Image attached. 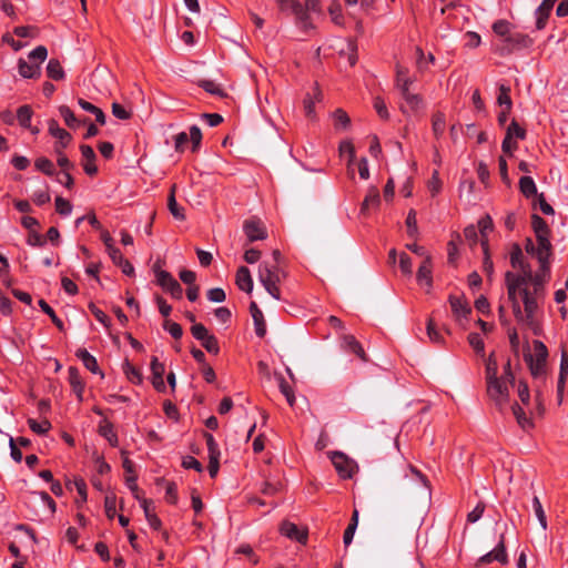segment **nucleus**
Masks as SVG:
<instances>
[{"mask_svg": "<svg viewBox=\"0 0 568 568\" xmlns=\"http://www.w3.org/2000/svg\"><path fill=\"white\" fill-rule=\"evenodd\" d=\"M329 456L341 477L351 478L358 470L357 464L353 459L348 458L344 453L332 452Z\"/></svg>", "mask_w": 568, "mask_h": 568, "instance_id": "7", "label": "nucleus"}, {"mask_svg": "<svg viewBox=\"0 0 568 568\" xmlns=\"http://www.w3.org/2000/svg\"><path fill=\"white\" fill-rule=\"evenodd\" d=\"M514 274L511 272L506 273V285L508 291V298L511 302L513 313L515 317H520V304L517 297L519 293L521 295V290L518 284L514 282Z\"/></svg>", "mask_w": 568, "mask_h": 568, "instance_id": "15", "label": "nucleus"}, {"mask_svg": "<svg viewBox=\"0 0 568 568\" xmlns=\"http://www.w3.org/2000/svg\"><path fill=\"white\" fill-rule=\"evenodd\" d=\"M310 11L305 10L302 6L300 10L294 13L295 22L298 28H301L304 32H307L314 29V24L311 21V17L308 14Z\"/></svg>", "mask_w": 568, "mask_h": 568, "instance_id": "31", "label": "nucleus"}, {"mask_svg": "<svg viewBox=\"0 0 568 568\" xmlns=\"http://www.w3.org/2000/svg\"><path fill=\"white\" fill-rule=\"evenodd\" d=\"M449 304L452 306L453 314H454L456 321H458V322L466 320L467 316L471 312V308L468 305V303L465 300H463L462 297H456L454 295H450Z\"/></svg>", "mask_w": 568, "mask_h": 568, "instance_id": "17", "label": "nucleus"}, {"mask_svg": "<svg viewBox=\"0 0 568 568\" xmlns=\"http://www.w3.org/2000/svg\"><path fill=\"white\" fill-rule=\"evenodd\" d=\"M497 103L505 109L511 110L513 101L510 98V88L508 85H505V84L499 85Z\"/></svg>", "mask_w": 568, "mask_h": 568, "instance_id": "42", "label": "nucleus"}, {"mask_svg": "<svg viewBox=\"0 0 568 568\" xmlns=\"http://www.w3.org/2000/svg\"><path fill=\"white\" fill-rule=\"evenodd\" d=\"M405 478L413 483L420 484V486L425 489L428 488V479L413 466H409L408 471L405 474Z\"/></svg>", "mask_w": 568, "mask_h": 568, "instance_id": "45", "label": "nucleus"}, {"mask_svg": "<svg viewBox=\"0 0 568 568\" xmlns=\"http://www.w3.org/2000/svg\"><path fill=\"white\" fill-rule=\"evenodd\" d=\"M491 28L496 36L503 38V42L505 43L506 37L511 34L513 24L508 20L499 19L493 23Z\"/></svg>", "mask_w": 568, "mask_h": 568, "instance_id": "34", "label": "nucleus"}, {"mask_svg": "<svg viewBox=\"0 0 568 568\" xmlns=\"http://www.w3.org/2000/svg\"><path fill=\"white\" fill-rule=\"evenodd\" d=\"M243 231L250 242L262 241L267 237L264 223L258 219H248L243 223Z\"/></svg>", "mask_w": 568, "mask_h": 568, "instance_id": "11", "label": "nucleus"}, {"mask_svg": "<svg viewBox=\"0 0 568 568\" xmlns=\"http://www.w3.org/2000/svg\"><path fill=\"white\" fill-rule=\"evenodd\" d=\"M417 281L420 284H425L428 287L432 286V264H430V257L426 256L422 265L419 266L417 271Z\"/></svg>", "mask_w": 568, "mask_h": 568, "instance_id": "27", "label": "nucleus"}, {"mask_svg": "<svg viewBox=\"0 0 568 568\" xmlns=\"http://www.w3.org/2000/svg\"><path fill=\"white\" fill-rule=\"evenodd\" d=\"M400 95L412 112H417L420 109L423 99L419 94L412 93L409 89H404V91L400 92Z\"/></svg>", "mask_w": 568, "mask_h": 568, "instance_id": "35", "label": "nucleus"}, {"mask_svg": "<svg viewBox=\"0 0 568 568\" xmlns=\"http://www.w3.org/2000/svg\"><path fill=\"white\" fill-rule=\"evenodd\" d=\"M374 109L376 110L381 119L388 120L389 113L383 98L376 97L374 99Z\"/></svg>", "mask_w": 568, "mask_h": 568, "instance_id": "60", "label": "nucleus"}, {"mask_svg": "<svg viewBox=\"0 0 568 568\" xmlns=\"http://www.w3.org/2000/svg\"><path fill=\"white\" fill-rule=\"evenodd\" d=\"M493 560H497L500 564H506L508 561V557H507L506 548H505L504 535L500 536V540H499L498 545L496 546V548L493 549L491 551L485 554L484 556H481L477 560L476 566L479 567L483 565H487V564H490Z\"/></svg>", "mask_w": 568, "mask_h": 568, "instance_id": "14", "label": "nucleus"}, {"mask_svg": "<svg viewBox=\"0 0 568 568\" xmlns=\"http://www.w3.org/2000/svg\"><path fill=\"white\" fill-rule=\"evenodd\" d=\"M531 227L535 232L538 246H535L531 240H527V253L537 257L541 270L546 274L549 271L548 257L551 253V244L549 241V227L540 215H531Z\"/></svg>", "mask_w": 568, "mask_h": 568, "instance_id": "1", "label": "nucleus"}, {"mask_svg": "<svg viewBox=\"0 0 568 568\" xmlns=\"http://www.w3.org/2000/svg\"><path fill=\"white\" fill-rule=\"evenodd\" d=\"M48 126L49 133L58 140L54 145V152L58 155V165L63 170H72L74 165L63 152L72 141V135L67 130L60 128L58 121L54 119L49 120Z\"/></svg>", "mask_w": 568, "mask_h": 568, "instance_id": "3", "label": "nucleus"}, {"mask_svg": "<svg viewBox=\"0 0 568 568\" xmlns=\"http://www.w3.org/2000/svg\"><path fill=\"white\" fill-rule=\"evenodd\" d=\"M328 13L332 21L337 26H343L344 18L342 14V6L337 0H333L328 7Z\"/></svg>", "mask_w": 568, "mask_h": 568, "instance_id": "47", "label": "nucleus"}, {"mask_svg": "<svg viewBox=\"0 0 568 568\" xmlns=\"http://www.w3.org/2000/svg\"><path fill=\"white\" fill-rule=\"evenodd\" d=\"M112 114L120 120H128L132 115L130 111H128L122 104L116 102L112 103Z\"/></svg>", "mask_w": 568, "mask_h": 568, "instance_id": "64", "label": "nucleus"}, {"mask_svg": "<svg viewBox=\"0 0 568 568\" xmlns=\"http://www.w3.org/2000/svg\"><path fill=\"white\" fill-rule=\"evenodd\" d=\"M547 357L548 349L546 345L538 339L534 341V353L529 351L525 352V362L528 364L530 373L535 378L545 376Z\"/></svg>", "mask_w": 568, "mask_h": 568, "instance_id": "5", "label": "nucleus"}, {"mask_svg": "<svg viewBox=\"0 0 568 568\" xmlns=\"http://www.w3.org/2000/svg\"><path fill=\"white\" fill-rule=\"evenodd\" d=\"M29 427L39 435H44L50 428L51 424L49 420L44 419L41 423H38L36 419L30 418L28 420Z\"/></svg>", "mask_w": 568, "mask_h": 568, "instance_id": "55", "label": "nucleus"}, {"mask_svg": "<svg viewBox=\"0 0 568 568\" xmlns=\"http://www.w3.org/2000/svg\"><path fill=\"white\" fill-rule=\"evenodd\" d=\"M282 276H285V274L277 265H271L270 263L264 262L258 266V281L266 292L276 300L281 298L277 285L281 282Z\"/></svg>", "mask_w": 568, "mask_h": 568, "instance_id": "4", "label": "nucleus"}, {"mask_svg": "<svg viewBox=\"0 0 568 568\" xmlns=\"http://www.w3.org/2000/svg\"><path fill=\"white\" fill-rule=\"evenodd\" d=\"M414 79L408 75V70L399 64L396 65V87L399 91H404V89H409L413 84Z\"/></svg>", "mask_w": 568, "mask_h": 568, "instance_id": "29", "label": "nucleus"}, {"mask_svg": "<svg viewBox=\"0 0 568 568\" xmlns=\"http://www.w3.org/2000/svg\"><path fill=\"white\" fill-rule=\"evenodd\" d=\"M511 412L523 429L529 428L532 424L529 417L525 414L524 409L517 404L511 405Z\"/></svg>", "mask_w": 568, "mask_h": 568, "instance_id": "40", "label": "nucleus"}, {"mask_svg": "<svg viewBox=\"0 0 568 568\" xmlns=\"http://www.w3.org/2000/svg\"><path fill=\"white\" fill-rule=\"evenodd\" d=\"M333 118L336 129H347L351 124V119L343 109H336L333 113Z\"/></svg>", "mask_w": 568, "mask_h": 568, "instance_id": "46", "label": "nucleus"}, {"mask_svg": "<svg viewBox=\"0 0 568 568\" xmlns=\"http://www.w3.org/2000/svg\"><path fill=\"white\" fill-rule=\"evenodd\" d=\"M75 355L90 372L94 374L100 373L95 357L92 356L85 348H79L75 352Z\"/></svg>", "mask_w": 568, "mask_h": 568, "instance_id": "26", "label": "nucleus"}, {"mask_svg": "<svg viewBox=\"0 0 568 568\" xmlns=\"http://www.w3.org/2000/svg\"><path fill=\"white\" fill-rule=\"evenodd\" d=\"M199 85L207 93L210 94H213V95H216V97H225L226 94L224 93L223 89L220 88L219 84H216L214 81L212 80H201L199 82Z\"/></svg>", "mask_w": 568, "mask_h": 568, "instance_id": "48", "label": "nucleus"}, {"mask_svg": "<svg viewBox=\"0 0 568 568\" xmlns=\"http://www.w3.org/2000/svg\"><path fill=\"white\" fill-rule=\"evenodd\" d=\"M59 113L69 128L75 129L81 124V121L77 119L73 111L68 105H61L59 108ZM87 121L88 119H84L82 123H87Z\"/></svg>", "mask_w": 568, "mask_h": 568, "instance_id": "33", "label": "nucleus"}, {"mask_svg": "<svg viewBox=\"0 0 568 568\" xmlns=\"http://www.w3.org/2000/svg\"><path fill=\"white\" fill-rule=\"evenodd\" d=\"M323 100V93L317 83H314L312 90L307 92L303 99V108L306 118L311 120L316 119L315 104L321 103Z\"/></svg>", "mask_w": 568, "mask_h": 568, "instance_id": "12", "label": "nucleus"}, {"mask_svg": "<svg viewBox=\"0 0 568 568\" xmlns=\"http://www.w3.org/2000/svg\"><path fill=\"white\" fill-rule=\"evenodd\" d=\"M532 509L534 513L544 530L547 529V518L542 505L537 496L532 497Z\"/></svg>", "mask_w": 568, "mask_h": 568, "instance_id": "49", "label": "nucleus"}, {"mask_svg": "<svg viewBox=\"0 0 568 568\" xmlns=\"http://www.w3.org/2000/svg\"><path fill=\"white\" fill-rule=\"evenodd\" d=\"M281 532L290 539L297 540L302 544H305L307 540V531L301 530L295 524L290 521H284L281 525Z\"/></svg>", "mask_w": 568, "mask_h": 568, "instance_id": "18", "label": "nucleus"}, {"mask_svg": "<svg viewBox=\"0 0 568 568\" xmlns=\"http://www.w3.org/2000/svg\"><path fill=\"white\" fill-rule=\"evenodd\" d=\"M47 75L54 81H60L64 79L65 73L58 59L49 60L47 64Z\"/></svg>", "mask_w": 568, "mask_h": 568, "instance_id": "32", "label": "nucleus"}, {"mask_svg": "<svg viewBox=\"0 0 568 568\" xmlns=\"http://www.w3.org/2000/svg\"><path fill=\"white\" fill-rule=\"evenodd\" d=\"M551 10L542 3L536 10V28L542 30L548 21Z\"/></svg>", "mask_w": 568, "mask_h": 568, "instance_id": "43", "label": "nucleus"}, {"mask_svg": "<svg viewBox=\"0 0 568 568\" xmlns=\"http://www.w3.org/2000/svg\"><path fill=\"white\" fill-rule=\"evenodd\" d=\"M532 44V40L524 33L520 32H511L509 37H506V41L500 49V52L504 53H510L516 49H524L528 48Z\"/></svg>", "mask_w": 568, "mask_h": 568, "instance_id": "13", "label": "nucleus"}, {"mask_svg": "<svg viewBox=\"0 0 568 568\" xmlns=\"http://www.w3.org/2000/svg\"><path fill=\"white\" fill-rule=\"evenodd\" d=\"M48 57V50L44 45H38L28 55L29 60L38 61L40 65Z\"/></svg>", "mask_w": 568, "mask_h": 568, "instance_id": "58", "label": "nucleus"}, {"mask_svg": "<svg viewBox=\"0 0 568 568\" xmlns=\"http://www.w3.org/2000/svg\"><path fill=\"white\" fill-rule=\"evenodd\" d=\"M19 74L26 79H38L41 75V68L38 63L28 62L20 58L18 61Z\"/></svg>", "mask_w": 568, "mask_h": 568, "instance_id": "20", "label": "nucleus"}, {"mask_svg": "<svg viewBox=\"0 0 568 568\" xmlns=\"http://www.w3.org/2000/svg\"><path fill=\"white\" fill-rule=\"evenodd\" d=\"M524 308L520 307V317H515L518 323L526 325L535 335L541 334V326L538 322L539 301L542 296L535 295L530 287L521 290Z\"/></svg>", "mask_w": 568, "mask_h": 568, "instance_id": "2", "label": "nucleus"}, {"mask_svg": "<svg viewBox=\"0 0 568 568\" xmlns=\"http://www.w3.org/2000/svg\"><path fill=\"white\" fill-rule=\"evenodd\" d=\"M250 313L252 315L255 333L258 337H264L266 334V323L264 320V315L257 304L255 302H251L250 304Z\"/></svg>", "mask_w": 568, "mask_h": 568, "instance_id": "19", "label": "nucleus"}, {"mask_svg": "<svg viewBox=\"0 0 568 568\" xmlns=\"http://www.w3.org/2000/svg\"><path fill=\"white\" fill-rule=\"evenodd\" d=\"M508 383L503 378L487 382V395L495 403L499 412H504L509 402Z\"/></svg>", "mask_w": 568, "mask_h": 568, "instance_id": "6", "label": "nucleus"}, {"mask_svg": "<svg viewBox=\"0 0 568 568\" xmlns=\"http://www.w3.org/2000/svg\"><path fill=\"white\" fill-rule=\"evenodd\" d=\"M78 104L81 106V109H83L84 111L87 112H90V114H94L95 116V121L103 125L105 124V114L104 112L102 111V109L95 106L94 104H92L91 102L80 98L78 100Z\"/></svg>", "mask_w": 568, "mask_h": 568, "instance_id": "30", "label": "nucleus"}, {"mask_svg": "<svg viewBox=\"0 0 568 568\" xmlns=\"http://www.w3.org/2000/svg\"><path fill=\"white\" fill-rule=\"evenodd\" d=\"M34 166L38 171H41L47 175H53L55 172L53 162L44 156L38 158L34 162Z\"/></svg>", "mask_w": 568, "mask_h": 568, "instance_id": "52", "label": "nucleus"}, {"mask_svg": "<svg viewBox=\"0 0 568 568\" xmlns=\"http://www.w3.org/2000/svg\"><path fill=\"white\" fill-rule=\"evenodd\" d=\"M80 151L84 172L90 176L95 175L98 173V166L95 165L97 155L94 150L88 144H81Z\"/></svg>", "mask_w": 568, "mask_h": 568, "instance_id": "16", "label": "nucleus"}, {"mask_svg": "<svg viewBox=\"0 0 568 568\" xmlns=\"http://www.w3.org/2000/svg\"><path fill=\"white\" fill-rule=\"evenodd\" d=\"M303 4L298 0H285L278 4L281 12L294 14Z\"/></svg>", "mask_w": 568, "mask_h": 568, "instance_id": "59", "label": "nucleus"}, {"mask_svg": "<svg viewBox=\"0 0 568 568\" xmlns=\"http://www.w3.org/2000/svg\"><path fill=\"white\" fill-rule=\"evenodd\" d=\"M532 205L534 209H536L538 205L542 213H555L551 205L547 203L544 194H537V196L532 199Z\"/></svg>", "mask_w": 568, "mask_h": 568, "instance_id": "62", "label": "nucleus"}, {"mask_svg": "<svg viewBox=\"0 0 568 568\" xmlns=\"http://www.w3.org/2000/svg\"><path fill=\"white\" fill-rule=\"evenodd\" d=\"M236 285L240 290L251 293L253 290V280L250 270L246 266H241L236 273Z\"/></svg>", "mask_w": 568, "mask_h": 568, "instance_id": "23", "label": "nucleus"}, {"mask_svg": "<svg viewBox=\"0 0 568 568\" xmlns=\"http://www.w3.org/2000/svg\"><path fill=\"white\" fill-rule=\"evenodd\" d=\"M468 342L478 354L484 355L485 345L478 333H470L468 335Z\"/></svg>", "mask_w": 568, "mask_h": 568, "instance_id": "63", "label": "nucleus"}, {"mask_svg": "<svg viewBox=\"0 0 568 568\" xmlns=\"http://www.w3.org/2000/svg\"><path fill=\"white\" fill-rule=\"evenodd\" d=\"M123 371L126 375V377L132 383H140L142 381V375L133 365L130 364V362L125 361L123 363Z\"/></svg>", "mask_w": 568, "mask_h": 568, "instance_id": "54", "label": "nucleus"}, {"mask_svg": "<svg viewBox=\"0 0 568 568\" xmlns=\"http://www.w3.org/2000/svg\"><path fill=\"white\" fill-rule=\"evenodd\" d=\"M204 438L209 450V457H220L221 452L214 437L210 433H204Z\"/></svg>", "mask_w": 568, "mask_h": 568, "instance_id": "57", "label": "nucleus"}, {"mask_svg": "<svg viewBox=\"0 0 568 568\" xmlns=\"http://www.w3.org/2000/svg\"><path fill=\"white\" fill-rule=\"evenodd\" d=\"M69 382L72 386L73 392L77 394L78 398L82 400V394L84 390V384L80 377L79 371L77 367H69Z\"/></svg>", "mask_w": 568, "mask_h": 568, "instance_id": "24", "label": "nucleus"}, {"mask_svg": "<svg viewBox=\"0 0 568 568\" xmlns=\"http://www.w3.org/2000/svg\"><path fill=\"white\" fill-rule=\"evenodd\" d=\"M446 129V116L442 111H436L432 115V130L436 139L443 136Z\"/></svg>", "mask_w": 568, "mask_h": 568, "instance_id": "25", "label": "nucleus"}, {"mask_svg": "<svg viewBox=\"0 0 568 568\" xmlns=\"http://www.w3.org/2000/svg\"><path fill=\"white\" fill-rule=\"evenodd\" d=\"M99 433L110 443L111 446H118V436L113 432V425L111 423L104 422L101 424L99 427Z\"/></svg>", "mask_w": 568, "mask_h": 568, "instance_id": "41", "label": "nucleus"}, {"mask_svg": "<svg viewBox=\"0 0 568 568\" xmlns=\"http://www.w3.org/2000/svg\"><path fill=\"white\" fill-rule=\"evenodd\" d=\"M151 369H152V374H153V381H152L153 386L159 392H164L165 390V384L163 381L164 365L162 363H160L156 357H153L151 361Z\"/></svg>", "mask_w": 568, "mask_h": 568, "instance_id": "22", "label": "nucleus"}, {"mask_svg": "<svg viewBox=\"0 0 568 568\" xmlns=\"http://www.w3.org/2000/svg\"><path fill=\"white\" fill-rule=\"evenodd\" d=\"M158 284L169 292L173 298L181 300L183 296V290L181 284L166 271L156 272Z\"/></svg>", "mask_w": 568, "mask_h": 568, "instance_id": "10", "label": "nucleus"}, {"mask_svg": "<svg viewBox=\"0 0 568 568\" xmlns=\"http://www.w3.org/2000/svg\"><path fill=\"white\" fill-rule=\"evenodd\" d=\"M381 197L377 190H372L369 193L365 196L363 204H362V211H368V210H376L377 205L379 204Z\"/></svg>", "mask_w": 568, "mask_h": 568, "instance_id": "44", "label": "nucleus"}, {"mask_svg": "<svg viewBox=\"0 0 568 568\" xmlns=\"http://www.w3.org/2000/svg\"><path fill=\"white\" fill-rule=\"evenodd\" d=\"M520 270H521L523 274L521 275L514 274L513 280L520 287H529L528 284H531L534 273L531 272L528 264H520Z\"/></svg>", "mask_w": 568, "mask_h": 568, "instance_id": "39", "label": "nucleus"}, {"mask_svg": "<svg viewBox=\"0 0 568 568\" xmlns=\"http://www.w3.org/2000/svg\"><path fill=\"white\" fill-rule=\"evenodd\" d=\"M519 190L523 193V195L527 199H535L537 196V187L536 184L530 176H521L519 180Z\"/></svg>", "mask_w": 568, "mask_h": 568, "instance_id": "28", "label": "nucleus"}, {"mask_svg": "<svg viewBox=\"0 0 568 568\" xmlns=\"http://www.w3.org/2000/svg\"><path fill=\"white\" fill-rule=\"evenodd\" d=\"M342 347L356 354L362 361L367 362V355L364 352L362 345L356 341L353 335H344L342 337Z\"/></svg>", "mask_w": 568, "mask_h": 568, "instance_id": "21", "label": "nucleus"}, {"mask_svg": "<svg viewBox=\"0 0 568 568\" xmlns=\"http://www.w3.org/2000/svg\"><path fill=\"white\" fill-rule=\"evenodd\" d=\"M191 333L201 345L211 354H219L220 346L216 337L209 333L207 328L203 324H194L191 327Z\"/></svg>", "mask_w": 568, "mask_h": 568, "instance_id": "8", "label": "nucleus"}, {"mask_svg": "<svg viewBox=\"0 0 568 568\" xmlns=\"http://www.w3.org/2000/svg\"><path fill=\"white\" fill-rule=\"evenodd\" d=\"M358 517H359L358 510L354 509V511L352 514L351 523L348 524L347 528L345 529L344 536H343V541H344L345 546L351 545V542L354 538L356 528L358 526Z\"/></svg>", "mask_w": 568, "mask_h": 568, "instance_id": "37", "label": "nucleus"}, {"mask_svg": "<svg viewBox=\"0 0 568 568\" xmlns=\"http://www.w3.org/2000/svg\"><path fill=\"white\" fill-rule=\"evenodd\" d=\"M479 229H480V234H481V246H483V251H484V255H485L484 262H483V267H484L485 273L488 276H490L494 271V265H493V261L489 257L488 242L486 239L488 232H490L493 230V221L489 215H485V217L479 220Z\"/></svg>", "mask_w": 568, "mask_h": 568, "instance_id": "9", "label": "nucleus"}, {"mask_svg": "<svg viewBox=\"0 0 568 568\" xmlns=\"http://www.w3.org/2000/svg\"><path fill=\"white\" fill-rule=\"evenodd\" d=\"M505 135L513 138V139L516 138L519 140H525L526 139V130L524 128H521L515 119H513L506 130Z\"/></svg>", "mask_w": 568, "mask_h": 568, "instance_id": "50", "label": "nucleus"}, {"mask_svg": "<svg viewBox=\"0 0 568 568\" xmlns=\"http://www.w3.org/2000/svg\"><path fill=\"white\" fill-rule=\"evenodd\" d=\"M189 141L192 143V151L196 152L201 145L202 141V132L197 125H192L190 128Z\"/></svg>", "mask_w": 568, "mask_h": 568, "instance_id": "53", "label": "nucleus"}, {"mask_svg": "<svg viewBox=\"0 0 568 568\" xmlns=\"http://www.w3.org/2000/svg\"><path fill=\"white\" fill-rule=\"evenodd\" d=\"M548 272H550V270ZM548 276H549V273L545 274L541 268L539 270V272L534 274L532 282H531L532 288H530V290L535 295H537V296L544 295V283L546 282Z\"/></svg>", "mask_w": 568, "mask_h": 568, "instance_id": "38", "label": "nucleus"}, {"mask_svg": "<svg viewBox=\"0 0 568 568\" xmlns=\"http://www.w3.org/2000/svg\"><path fill=\"white\" fill-rule=\"evenodd\" d=\"M39 306L47 315L50 316L52 323L58 327L59 331H64L63 322L55 315L52 307L44 300L39 301Z\"/></svg>", "mask_w": 568, "mask_h": 568, "instance_id": "51", "label": "nucleus"}, {"mask_svg": "<svg viewBox=\"0 0 568 568\" xmlns=\"http://www.w3.org/2000/svg\"><path fill=\"white\" fill-rule=\"evenodd\" d=\"M163 328L165 331H168L171 334V336L175 339H179L182 337L183 329H182L181 325L175 322L165 320L163 323Z\"/></svg>", "mask_w": 568, "mask_h": 568, "instance_id": "56", "label": "nucleus"}, {"mask_svg": "<svg viewBox=\"0 0 568 568\" xmlns=\"http://www.w3.org/2000/svg\"><path fill=\"white\" fill-rule=\"evenodd\" d=\"M496 378H499L497 376V362L493 357V355H490L486 363V382L496 379Z\"/></svg>", "mask_w": 568, "mask_h": 568, "instance_id": "61", "label": "nucleus"}, {"mask_svg": "<svg viewBox=\"0 0 568 568\" xmlns=\"http://www.w3.org/2000/svg\"><path fill=\"white\" fill-rule=\"evenodd\" d=\"M33 110L29 104L21 105L17 110V120L23 129L30 128Z\"/></svg>", "mask_w": 568, "mask_h": 568, "instance_id": "36", "label": "nucleus"}]
</instances>
